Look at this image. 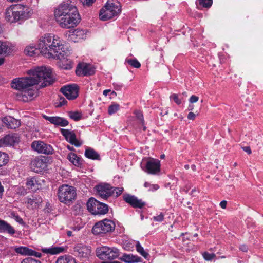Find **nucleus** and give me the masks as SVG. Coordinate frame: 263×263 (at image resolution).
<instances>
[{
	"mask_svg": "<svg viewBox=\"0 0 263 263\" xmlns=\"http://www.w3.org/2000/svg\"><path fill=\"white\" fill-rule=\"evenodd\" d=\"M16 21L27 19L31 15V9L26 6L17 4L15 5Z\"/></svg>",
	"mask_w": 263,
	"mask_h": 263,
	"instance_id": "13",
	"label": "nucleus"
},
{
	"mask_svg": "<svg viewBox=\"0 0 263 263\" xmlns=\"http://www.w3.org/2000/svg\"><path fill=\"white\" fill-rule=\"evenodd\" d=\"M120 106L118 104H112L109 106L108 113L109 115H112L119 110Z\"/></svg>",
	"mask_w": 263,
	"mask_h": 263,
	"instance_id": "37",
	"label": "nucleus"
},
{
	"mask_svg": "<svg viewBox=\"0 0 263 263\" xmlns=\"http://www.w3.org/2000/svg\"><path fill=\"white\" fill-rule=\"evenodd\" d=\"M77 66H92V64L90 63H88L83 61L82 62H79V63L77 64Z\"/></svg>",
	"mask_w": 263,
	"mask_h": 263,
	"instance_id": "54",
	"label": "nucleus"
},
{
	"mask_svg": "<svg viewBox=\"0 0 263 263\" xmlns=\"http://www.w3.org/2000/svg\"><path fill=\"white\" fill-rule=\"evenodd\" d=\"M96 255L101 259H114L118 257L120 251L115 247L102 246L97 249Z\"/></svg>",
	"mask_w": 263,
	"mask_h": 263,
	"instance_id": "8",
	"label": "nucleus"
},
{
	"mask_svg": "<svg viewBox=\"0 0 263 263\" xmlns=\"http://www.w3.org/2000/svg\"><path fill=\"white\" fill-rule=\"evenodd\" d=\"M20 141L19 136L17 134H9L0 139V147L6 146H13Z\"/></svg>",
	"mask_w": 263,
	"mask_h": 263,
	"instance_id": "15",
	"label": "nucleus"
},
{
	"mask_svg": "<svg viewBox=\"0 0 263 263\" xmlns=\"http://www.w3.org/2000/svg\"><path fill=\"white\" fill-rule=\"evenodd\" d=\"M55 263H77L74 258L70 255H62L59 256Z\"/></svg>",
	"mask_w": 263,
	"mask_h": 263,
	"instance_id": "27",
	"label": "nucleus"
},
{
	"mask_svg": "<svg viewBox=\"0 0 263 263\" xmlns=\"http://www.w3.org/2000/svg\"><path fill=\"white\" fill-rule=\"evenodd\" d=\"M164 214L161 213L158 215L154 216L153 219L156 221L162 222L164 220Z\"/></svg>",
	"mask_w": 263,
	"mask_h": 263,
	"instance_id": "48",
	"label": "nucleus"
},
{
	"mask_svg": "<svg viewBox=\"0 0 263 263\" xmlns=\"http://www.w3.org/2000/svg\"><path fill=\"white\" fill-rule=\"evenodd\" d=\"M85 156L90 159L100 160V155L93 149L88 148L85 152Z\"/></svg>",
	"mask_w": 263,
	"mask_h": 263,
	"instance_id": "29",
	"label": "nucleus"
},
{
	"mask_svg": "<svg viewBox=\"0 0 263 263\" xmlns=\"http://www.w3.org/2000/svg\"><path fill=\"white\" fill-rule=\"evenodd\" d=\"M145 201L135 196H133V208L142 209L145 206Z\"/></svg>",
	"mask_w": 263,
	"mask_h": 263,
	"instance_id": "32",
	"label": "nucleus"
},
{
	"mask_svg": "<svg viewBox=\"0 0 263 263\" xmlns=\"http://www.w3.org/2000/svg\"><path fill=\"white\" fill-rule=\"evenodd\" d=\"M76 195L73 186L64 184L59 188L58 198L61 202L67 204L72 201L75 199Z\"/></svg>",
	"mask_w": 263,
	"mask_h": 263,
	"instance_id": "7",
	"label": "nucleus"
},
{
	"mask_svg": "<svg viewBox=\"0 0 263 263\" xmlns=\"http://www.w3.org/2000/svg\"><path fill=\"white\" fill-rule=\"evenodd\" d=\"M199 4L205 8L210 7L213 3L212 0H198Z\"/></svg>",
	"mask_w": 263,
	"mask_h": 263,
	"instance_id": "41",
	"label": "nucleus"
},
{
	"mask_svg": "<svg viewBox=\"0 0 263 263\" xmlns=\"http://www.w3.org/2000/svg\"><path fill=\"white\" fill-rule=\"evenodd\" d=\"M39 49H37L34 46H29L25 48L24 53L26 55L29 56H35L39 54Z\"/></svg>",
	"mask_w": 263,
	"mask_h": 263,
	"instance_id": "33",
	"label": "nucleus"
},
{
	"mask_svg": "<svg viewBox=\"0 0 263 263\" xmlns=\"http://www.w3.org/2000/svg\"><path fill=\"white\" fill-rule=\"evenodd\" d=\"M198 99H199V98L197 96H195V95H192L190 97V98L189 99V101L191 103H194L197 102L198 101Z\"/></svg>",
	"mask_w": 263,
	"mask_h": 263,
	"instance_id": "52",
	"label": "nucleus"
},
{
	"mask_svg": "<svg viewBox=\"0 0 263 263\" xmlns=\"http://www.w3.org/2000/svg\"><path fill=\"white\" fill-rule=\"evenodd\" d=\"M15 15V5L11 6L6 9L5 17L8 22L11 23L16 22V15Z\"/></svg>",
	"mask_w": 263,
	"mask_h": 263,
	"instance_id": "23",
	"label": "nucleus"
},
{
	"mask_svg": "<svg viewBox=\"0 0 263 263\" xmlns=\"http://www.w3.org/2000/svg\"><path fill=\"white\" fill-rule=\"evenodd\" d=\"M115 223L113 221L104 219L95 224L92 228V233L95 235H98L110 232L115 230Z\"/></svg>",
	"mask_w": 263,
	"mask_h": 263,
	"instance_id": "9",
	"label": "nucleus"
},
{
	"mask_svg": "<svg viewBox=\"0 0 263 263\" xmlns=\"http://www.w3.org/2000/svg\"><path fill=\"white\" fill-rule=\"evenodd\" d=\"M31 147L39 153L47 155L52 154L53 151L52 147L41 141H35L31 143Z\"/></svg>",
	"mask_w": 263,
	"mask_h": 263,
	"instance_id": "11",
	"label": "nucleus"
},
{
	"mask_svg": "<svg viewBox=\"0 0 263 263\" xmlns=\"http://www.w3.org/2000/svg\"><path fill=\"white\" fill-rule=\"evenodd\" d=\"M170 99L173 100L177 105H179L181 103V100L179 99L177 94L174 93L172 95L170 96Z\"/></svg>",
	"mask_w": 263,
	"mask_h": 263,
	"instance_id": "47",
	"label": "nucleus"
},
{
	"mask_svg": "<svg viewBox=\"0 0 263 263\" xmlns=\"http://www.w3.org/2000/svg\"><path fill=\"white\" fill-rule=\"evenodd\" d=\"M203 257L206 260H211L215 257V255L214 253H210L208 252H204L203 253Z\"/></svg>",
	"mask_w": 263,
	"mask_h": 263,
	"instance_id": "43",
	"label": "nucleus"
},
{
	"mask_svg": "<svg viewBox=\"0 0 263 263\" xmlns=\"http://www.w3.org/2000/svg\"><path fill=\"white\" fill-rule=\"evenodd\" d=\"M40 52L48 58L65 59L68 52L64 51V45L60 37L52 33L42 35L38 41Z\"/></svg>",
	"mask_w": 263,
	"mask_h": 263,
	"instance_id": "3",
	"label": "nucleus"
},
{
	"mask_svg": "<svg viewBox=\"0 0 263 263\" xmlns=\"http://www.w3.org/2000/svg\"><path fill=\"white\" fill-rule=\"evenodd\" d=\"M28 255L34 256H35L37 257H41L42 256V254L40 252H36L35 251L30 249V251H29V253L28 254Z\"/></svg>",
	"mask_w": 263,
	"mask_h": 263,
	"instance_id": "49",
	"label": "nucleus"
},
{
	"mask_svg": "<svg viewBox=\"0 0 263 263\" xmlns=\"http://www.w3.org/2000/svg\"><path fill=\"white\" fill-rule=\"evenodd\" d=\"M0 232L8 233L10 235H13L15 233V230L6 221L0 219Z\"/></svg>",
	"mask_w": 263,
	"mask_h": 263,
	"instance_id": "22",
	"label": "nucleus"
},
{
	"mask_svg": "<svg viewBox=\"0 0 263 263\" xmlns=\"http://www.w3.org/2000/svg\"><path fill=\"white\" fill-rule=\"evenodd\" d=\"M239 249L242 251L246 252L248 251V248L246 245H242L240 246Z\"/></svg>",
	"mask_w": 263,
	"mask_h": 263,
	"instance_id": "57",
	"label": "nucleus"
},
{
	"mask_svg": "<svg viewBox=\"0 0 263 263\" xmlns=\"http://www.w3.org/2000/svg\"><path fill=\"white\" fill-rule=\"evenodd\" d=\"M110 91V90L106 89L103 91V93L104 96H106L107 95V94L108 93V92H109Z\"/></svg>",
	"mask_w": 263,
	"mask_h": 263,
	"instance_id": "62",
	"label": "nucleus"
},
{
	"mask_svg": "<svg viewBox=\"0 0 263 263\" xmlns=\"http://www.w3.org/2000/svg\"><path fill=\"white\" fill-rule=\"evenodd\" d=\"M242 149L245 152L247 153L248 154H251L252 153L250 147L249 146L243 147Z\"/></svg>",
	"mask_w": 263,
	"mask_h": 263,
	"instance_id": "58",
	"label": "nucleus"
},
{
	"mask_svg": "<svg viewBox=\"0 0 263 263\" xmlns=\"http://www.w3.org/2000/svg\"><path fill=\"white\" fill-rule=\"evenodd\" d=\"M37 95V90L33 88L32 86H31L20 92V95H17V99L23 102H28L33 100Z\"/></svg>",
	"mask_w": 263,
	"mask_h": 263,
	"instance_id": "14",
	"label": "nucleus"
},
{
	"mask_svg": "<svg viewBox=\"0 0 263 263\" xmlns=\"http://www.w3.org/2000/svg\"><path fill=\"white\" fill-rule=\"evenodd\" d=\"M141 166L143 171L148 174L156 175L161 171L160 161L151 157L143 159Z\"/></svg>",
	"mask_w": 263,
	"mask_h": 263,
	"instance_id": "6",
	"label": "nucleus"
},
{
	"mask_svg": "<svg viewBox=\"0 0 263 263\" xmlns=\"http://www.w3.org/2000/svg\"><path fill=\"white\" fill-rule=\"evenodd\" d=\"M74 252L80 257L86 258L91 253V250L89 247L81 245H77L74 247Z\"/></svg>",
	"mask_w": 263,
	"mask_h": 263,
	"instance_id": "19",
	"label": "nucleus"
},
{
	"mask_svg": "<svg viewBox=\"0 0 263 263\" xmlns=\"http://www.w3.org/2000/svg\"><path fill=\"white\" fill-rule=\"evenodd\" d=\"M67 158L75 166H80L82 165V160L81 158L78 157L75 153H70L67 155Z\"/></svg>",
	"mask_w": 263,
	"mask_h": 263,
	"instance_id": "24",
	"label": "nucleus"
},
{
	"mask_svg": "<svg viewBox=\"0 0 263 263\" xmlns=\"http://www.w3.org/2000/svg\"><path fill=\"white\" fill-rule=\"evenodd\" d=\"M4 191V187L2 185L1 182H0V198H2L3 193Z\"/></svg>",
	"mask_w": 263,
	"mask_h": 263,
	"instance_id": "61",
	"label": "nucleus"
},
{
	"mask_svg": "<svg viewBox=\"0 0 263 263\" xmlns=\"http://www.w3.org/2000/svg\"><path fill=\"white\" fill-rule=\"evenodd\" d=\"M11 51V48L8 43L0 41V54H9Z\"/></svg>",
	"mask_w": 263,
	"mask_h": 263,
	"instance_id": "30",
	"label": "nucleus"
},
{
	"mask_svg": "<svg viewBox=\"0 0 263 263\" xmlns=\"http://www.w3.org/2000/svg\"><path fill=\"white\" fill-rule=\"evenodd\" d=\"M15 251L16 253L21 255H28L29 253L30 249L25 247H20L16 248Z\"/></svg>",
	"mask_w": 263,
	"mask_h": 263,
	"instance_id": "36",
	"label": "nucleus"
},
{
	"mask_svg": "<svg viewBox=\"0 0 263 263\" xmlns=\"http://www.w3.org/2000/svg\"><path fill=\"white\" fill-rule=\"evenodd\" d=\"M65 248L63 247H52L49 248H44L42 249L44 253L54 255L63 252Z\"/></svg>",
	"mask_w": 263,
	"mask_h": 263,
	"instance_id": "25",
	"label": "nucleus"
},
{
	"mask_svg": "<svg viewBox=\"0 0 263 263\" xmlns=\"http://www.w3.org/2000/svg\"><path fill=\"white\" fill-rule=\"evenodd\" d=\"M8 158L7 154L0 152V166L5 165L8 162Z\"/></svg>",
	"mask_w": 263,
	"mask_h": 263,
	"instance_id": "38",
	"label": "nucleus"
},
{
	"mask_svg": "<svg viewBox=\"0 0 263 263\" xmlns=\"http://www.w3.org/2000/svg\"><path fill=\"white\" fill-rule=\"evenodd\" d=\"M3 122L9 128L16 129L20 127L21 122L11 116H6L2 119Z\"/></svg>",
	"mask_w": 263,
	"mask_h": 263,
	"instance_id": "21",
	"label": "nucleus"
},
{
	"mask_svg": "<svg viewBox=\"0 0 263 263\" xmlns=\"http://www.w3.org/2000/svg\"><path fill=\"white\" fill-rule=\"evenodd\" d=\"M69 36L71 40H74L78 37V39H83L85 36V33L84 30L80 29H76L72 32H70Z\"/></svg>",
	"mask_w": 263,
	"mask_h": 263,
	"instance_id": "31",
	"label": "nucleus"
},
{
	"mask_svg": "<svg viewBox=\"0 0 263 263\" xmlns=\"http://www.w3.org/2000/svg\"><path fill=\"white\" fill-rule=\"evenodd\" d=\"M123 248L125 250H130L132 248V243L130 241L124 240L123 241Z\"/></svg>",
	"mask_w": 263,
	"mask_h": 263,
	"instance_id": "45",
	"label": "nucleus"
},
{
	"mask_svg": "<svg viewBox=\"0 0 263 263\" xmlns=\"http://www.w3.org/2000/svg\"><path fill=\"white\" fill-rule=\"evenodd\" d=\"M134 117H133V125L137 124L139 128H142L143 130H146V126L144 125V120L142 112L140 110H135L134 112Z\"/></svg>",
	"mask_w": 263,
	"mask_h": 263,
	"instance_id": "17",
	"label": "nucleus"
},
{
	"mask_svg": "<svg viewBox=\"0 0 263 263\" xmlns=\"http://www.w3.org/2000/svg\"><path fill=\"white\" fill-rule=\"evenodd\" d=\"M5 62V59L4 58H0V66L4 64Z\"/></svg>",
	"mask_w": 263,
	"mask_h": 263,
	"instance_id": "63",
	"label": "nucleus"
},
{
	"mask_svg": "<svg viewBox=\"0 0 263 263\" xmlns=\"http://www.w3.org/2000/svg\"><path fill=\"white\" fill-rule=\"evenodd\" d=\"M21 263H41L40 260L34 259L32 257H27L24 259Z\"/></svg>",
	"mask_w": 263,
	"mask_h": 263,
	"instance_id": "42",
	"label": "nucleus"
},
{
	"mask_svg": "<svg viewBox=\"0 0 263 263\" xmlns=\"http://www.w3.org/2000/svg\"><path fill=\"white\" fill-rule=\"evenodd\" d=\"M36 183L37 181L34 178H28L27 180L26 186L29 189L33 190Z\"/></svg>",
	"mask_w": 263,
	"mask_h": 263,
	"instance_id": "39",
	"label": "nucleus"
},
{
	"mask_svg": "<svg viewBox=\"0 0 263 263\" xmlns=\"http://www.w3.org/2000/svg\"><path fill=\"white\" fill-rule=\"evenodd\" d=\"M141 261H142V259L141 257L138 256L137 255H133V263L140 262Z\"/></svg>",
	"mask_w": 263,
	"mask_h": 263,
	"instance_id": "53",
	"label": "nucleus"
},
{
	"mask_svg": "<svg viewBox=\"0 0 263 263\" xmlns=\"http://www.w3.org/2000/svg\"><path fill=\"white\" fill-rule=\"evenodd\" d=\"M121 11V6L117 1H109L102 8L99 13V18L102 21H106L118 15Z\"/></svg>",
	"mask_w": 263,
	"mask_h": 263,
	"instance_id": "4",
	"label": "nucleus"
},
{
	"mask_svg": "<svg viewBox=\"0 0 263 263\" xmlns=\"http://www.w3.org/2000/svg\"><path fill=\"white\" fill-rule=\"evenodd\" d=\"M43 117L51 123L57 126L65 127L68 125L69 123L68 121L66 119L60 117H49L46 115H44Z\"/></svg>",
	"mask_w": 263,
	"mask_h": 263,
	"instance_id": "18",
	"label": "nucleus"
},
{
	"mask_svg": "<svg viewBox=\"0 0 263 263\" xmlns=\"http://www.w3.org/2000/svg\"><path fill=\"white\" fill-rule=\"evenodd\" d=\"M69 117L76 121L80 120L82 118V115L78 111H70L68 112Z\"/></svg>",
	"mask_w": 263,
	"mask_h": 263,
	"instance_id": "35",
	"label": "nucleus"
},
{
	"mask_svg": "<svg viewBox=\"0 0 263 263\" xmlns=\"http://www.w3.org/2000/svg\"><path fill=\"white\" fill-rule=\"evenodd\" d=\"M80 1L84 7H90L96 0H80Z\"/></svg>",
	"mask_w": 263,
	"mask_h": 263,
	"instance_id": "46",
	"label": "nucleus"
},
{
	"mask_svg": "<svg viewBox=\"0 0 263 263\" xmlns=\"http://www.w3.org/2000/svg\"><path fill=\"white\" fill-rule=\"evenodd\" d=\"M46 164L44 160L42 159L35 158L33 159L30 163V168L36 173L42 172L46 167Z\"/></svg>",
	"mask_w": 263,
	"mask_h": 263,
	"instance_id": "16",
	"label": "nucleus"
},
{
	"mask_svg": "<svg viewBox=\"0 0 263 263\" xmlns=\"http://www.w3.org/2000/svg\"><path fill=\"white\" fill-rule=\"evenodd\" d=\"M144 186L145 188L148 189V191H154L157 190L159 186L157 184H152L148 182H145Z\"/></svg>",
	"mask_w": 263,
	"mask_h": 263,
	"instance_id": "40",
	"label": "nucleus"
},
{
	"mask_svg": "<svg viewBox=\"0 0 263 263\" xmlns=\"http://www.w3.org/2000/svg\"><path fill=\"white\" fill-rule=\"evenodd\" d=\"M68 100H74L79 95V87L76 84L64 85L60 90Z\"/></svg>",
	"mask_w": 263,
	"mask_h": 263,
	"instance_id": "10",
	"label": "nucleus"
},
{
	"mask_svg": "<svg viewBox=\"0 0 263 263\" xmlns=\"http://www.w3.org/2000/svg\"><path fill=\"white\" fill-rule=\"evenodd\" d=\"M124 200L128 203L132 205V196L129 194L124 195L123 196Z\"/></svg>",
	"mask_w": 263,
	"mask_h": 263,
	"instance_id": "51",
	"label": "nucleus"
},
{
	"mask_svg": "<svg viewBox=\"0 0 263 263\" xmlns=\"http://www.w3.org/2000/svg\"><path fill=\"white\" fill-rule=\"evenodd\" d=\"M76 74L79 77L91 76L95 74V67H77Z\"/></svg>",
	"mask_w": 263,
	"mask_h": 263,
	"instance_id": "20",
	"label": "nucleus"
},
{
	"mask_svg": "<svg viewBox=\"0 0 263 263\" xmlns=\"http://www.w3.org/2000/svg\"><path fill=\"white\" fill-rule=\"evenodd\" d=\"M102 263H121L119 261H104Z\"/></svg>",
	"mask_w": 263,
	"mask_h": 263,
	"instance_id": "64",
	"label": "nucleus"
},
{
	"mask_svg": "<svg viewBox=\"0 0 263 263\" xmlns=\"http://www.w3.org/2000/svg\"><path fill=\"white\" fill-rule=\"evenodd\" d=\"M227 202L225 200H223L220 203V206H221V208L222 209H226V206H227Z\"/></svg>",
	"mask_w": 263,
	"mask_h": 263,
	"instance_id": "59",
	"label": "nucleus"
},
{
	"mask_svg": "<svg viewBox=\"0 0 263 263\" xmlns=\"http://www.w3.org/2000/svg\"><path fill=\"white\" fill-rule=\"evenodd\" d=\"M28 76L14 79L11 83V87L22 92L29 87L43 81L41 87L51 85L54 81L51 69L47 67H36L27 72Z\"/></svg>",
	"mask_w": 263,
	"mask_h": 263,
	"instance_id": "1",
	"label": "nucleus"
},
{
	"mask_svg": "<svg viewBox=\"0 0 263 263\" xmlns=\"http://www.w3.org/2000/svg\"><path fill=\"white\" fill-rule=\"evenodd\" d=\"M98 195L102 199H106L110 196L118 197L124 190L123 187H115L107 183H100L95 187Z\"/></svg>",
	"mask_w": 263,
	"mask_h": 263,
	"instance_id": "5",
	"label": "nucleus"
},
{
	"mask_svg": "<svg viewBox=\"0 0 263 263\" xmlns=\"http://www.w3.org/2000/svg\"><path fill=\"white\" fill-rule=\"evenodd\" d=\"M135 242L137 252L145 259L147 258L149 256V254L144 250L143 247L138 241H135Z\"/></svg>",
	"mask_w": 263,
	"mask_h": 263,
	"instance_id": "34",
	"label": "nucleus"
},
{
	"mask_svg": "<svg viewBox=\"0 0 263 263\" xmlns=\"http://www.w3.org/2000/svg\"><path fill=\"white\" fill-rule=\"evenodd\" d=\"M98 202V200L92 197L88 200L87 203V209L92 214H95V212L96 211Z\"/></svg>",
	"mask_w": 263,
	"mask_h": 263,
	"instance_id": "28",
	"label": "nucleus"
},
{
	"mask_svg": "<svg viewBox=\"0 0 263 263\" xmlns=\"http://www.w3.org/2000/svg\"><path fill=\"white\" fill-rule=\"evenodd\" d=\"M108 211V205L98 201L96 211L94 215L105 214Z\"/></svg>",
	"mask_w": 263,
	"mask_h": 263,
	"instance_id": "26",
	"label": "nucleus"
},
{
	"mask_svg": "<svg viewBox=\"0 0 263 263\" xmlns=\"http://www.w3.org/2000/svg\"><path fill=\"white\" fill-rule=\"evenodd\" d=\"M67 103V101L64 98L62 97H60L59 98V104L57 105V107H61L65 105Z\"/></svg>",
	"mask_w": 263,
	"mask_h": 263,
	"instance_id": "50",
	"label": "nucleus"
},
{
	"mask_svg": "<svg viewBox=\"0 0 263 263\" xmlns=\"http://www.w3.org/2000/svg\"><path fill=\"white\" fill-rule=\"evenodd\" d=\"M60 132L65 137L67 141L72 145L78 147L81 146L82 142L77 139L76 135L73 131H71L68 129L61 128Z\"/></svg>",
	"mask_w": 263,
	"mask_h": 263,
	"instance_id": "12",
	"label": "nucleus"
},
{
	"mask_svg": "<svg viewBox=\"0 0 263 263\" xmlns=\"http://www.w3.org/2000/svg\"><path fill=\"white\" fill-rule=\"evenodd\" d=\"M76 4V0H67L55 8L54 18L61 27H74L80 22V16Z\"/></svg>",
	"mask_w": 263,
	"mask_h": 263,
	"instance_id": "2",
	"label": "nucleus"
},
{
	"mask_svg": "<svg viewBox=\"0 0 263 263\" xmlns=\"http://www.w3.org/2000/svg\"><path fill=\"white\" fill-rule=\"evenodd\" d=\"M133 66H141V64L137 59L133 58Z\"/></svg>",
	"mask_w": 263,
	"mask_h": 263,
	"instance_id": "60",
	"label": "nucleus"
},
{
	"mask_svg": "<svg viewBox=\"0 0 263 263\" xmlns=\"http://www.w3.org/2000/svg\"><path fill=\"white\" fill-rule=\"evenodd\" d=\"M196 118V115L192 112H190L187 115V118L189 120H194Z\"/></svg>",
	"mask_w": 263,
	"mask_h": 263,
	"instance_id": "56",
	"label": "nucleus"
},
{
	"mask_svg": "<svg viewBox=\"0 0 263 263\" xmlns=\"http://www.w3.org/2000/svg\"><path fill=\"white\" fill-rule=\"evenodd\" d=\"M121 259L126 263H132V256L130 254H124Z\"/></svg>",
	"mask_w": 263,
	"mask_h": 263,
	"instance_id": "44",
	"label": "nucleus"
},
{
	"mask_svg": "<svg viewBox=\"0 0 263 263\" xmlns=\"http://www.w3.org/2000/svg\"><path fill=\"white\" fill-rule=\"evenodd\" d=\"M14 219L20 224H25V223L24 222L23 220L22 219V218H21L18 215L15 216H14Z\"/></svg>",
	"mask_w": 263,
	"mask_h": 263,
	"instance_id": "55",
	"label": "nucleus"
}]
</instances>
